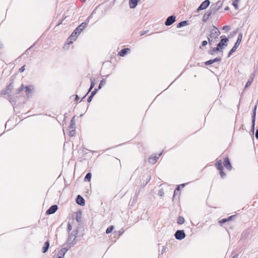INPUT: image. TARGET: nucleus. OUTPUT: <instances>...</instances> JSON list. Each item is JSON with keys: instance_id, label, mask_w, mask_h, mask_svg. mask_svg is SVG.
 Returning a JSON list of instances; mask_svg holds the SVG:
<instances>
[{"instance_id": "f257e3e1", "label": "nucleus", "mask_w": 258, "mask_h": 258, "mask_svg": "<svg viewBox=\"0 0 258 258\" xmlns=\"http://www.w3.org/2000/svg\"><path fill=\"white\" fill-rule=\"evenodd\" d=\"M220 34V31L218 30V29L216 28L215 26H213L212 28L210 34L209 35V36L208 37L209 43L210 44H211V42L212 41V39L214 38H216L219 36Z\"/></svg>"}, {"instance_id": "f03ea898", "label": "nucleus", "mask_w": 258, "mask_h": 258, "mask_svg": "<svg viewBox=\"0 0 258 258\" xmlns=\"http://www.w3.org/2000/svg\"><path fill=\"white\" fill-rule=\"evenodd\" d=\"M216 168L220 171V174L222 178H224L226 176V174L223 171V167L222 165V161L220 159H217L215 164Z\"/></svg>"}, {"instance_id": "7ed1b4c3", "label": "nucleus", "mask_w": 258, "mask_h": 258, "mask_svg": "<svg viewBox=\"0 0 258 258\" xmlns=\"http://www.w3.org/2000/svg\"><path fill=\"white\" fill-rule=\"evenodd\" d=\"M227 41H228L227 38L222 39L221 40L220 42L218 44L217 47L214 50V51H219L220 49H222L224 48V46L226 45L225 43Z\"/></svg>"}, {"instance_id": "20e7f679", "label": "nucleus", "mask_w": 258, "mask_h": 258, "mask_svg": "<svg viewBox=\"0 0 258 258\" xmlns=\"http://www.w3.org/2000/svg\"><path fill=\"white\" fill-rule=\"evenodd\" d=\"M223 165L224 166V167L228 170H231L232 169V166H231V164L230 162V161H229V158L228 156H226L224 158V160H223Z\"/></svg>"}, {"instance_id": "39448f33", "label": "nucleus", "mask_w": 258, "mask_h": 258, "mask_svg": "<svg viewBox=\"0 0 258 258\" xmlns=\"http://www.w3.org/2000/svg\"><path fill=\"white\" fill-rule=\"evenodd\" d=\"M241 38H242L241 35H239L237 41L236 42L234 46L231 49V50H230V51L229 53V55L231 54L232 53H233V52H234L236 50V49H237V47L239 46V45L241 42Z\"/></svg>"}, {"instance_id": "423d86ee", "label": "nucleus", "mask_w": 258, "mask_h": 258, "mask_svg": "<svg viewBox=\"0 0 258 258\" xmlns=\"http://www.w3.org/2000/svg\"><path fill=\"white\" fill-rule=\"evenodd\" d=\"M21 89H23V88H24L25 89V92H26V95H29L30 94H31L32 91L33 90L34 87L32 85L26 86L24 87V86L23 85H22L21 87Z\"/></svg>"}, {"instance_id": "0eeeda50", "label": "nucleus", "mask_w": 258, "mask_h": 258, "mask_svg": "<svg viewBox=\"0 0 258 258\" xmlns=\"http://www.w3.org/2000/svg\"><path fill=\"white\" fill-rule=\"evenodd\" d=\"M185 233L183 230H178L176 232L175 236L177 239H182L185 237Z\"/></svg>"}, {"instance_id": "6e6552de", "label": "nucleus", "mask_w": 258, "mask_h": 258, "mask_svg": "<svg viewBox=\"0 0 258 258\" xmlns=\"http://www.w3.org/2000/svg\"><path fill=\"white\" fill-rule=\"evenodd\" d=\"M210 5V1L209 0H206L204 1L198 8V10H202L206 9Z\"/></svg>"}, {"instance_id": "1a4fd4ad", "label": "nucleus", "mask_w": 258, "mask_h": 258, "mask_svg": "<svg viewBox=\"0 0 258 258\" xmlns=\"http://www.w3.org/2000/svg\"><path fill=\"white\" fill-rule=\"evenodd\" d=\"M79 34L80 32L78 31V29H75L70 36L69 39L71 40H75Z\"/></svg>"}, {"instance_id": "9d476101", "label": "nucleus", "mask_w": 258, "mask_h": 258, "mask_svg": "<svg viewBox=\"0 0 258 258\" xmlns=\"http://www.w3.org/2000/svg\"><path fill=\"white\" fill-rule=\"evenodd\" d=\"M57 210V205H53L50 207L49 209H48L46 212V214L50 215L54 213L56 210Z\"/></svg>"}, {"instance_id": "9b49d317", "label": "nucleus", "mask_w": 258, "mask_h": 258, "mask_svg": "<svg viewBox=\"0 0 258 258\" xmlns=\"http://www.w3.org/2000/svg\"><path fill=\"white\" fill-rule=\"evenodd\" d=\"M175 21V17L171 16L169 17L165 22V24L166 26H170Z\"/></svg>"}, {"instance_id": "f8f14e48", "label": "nucleus", "mask_w": 258, "mask_h": 258, "mask_svg": "<svg viewBox=\"0 0 258 258\" xmlns=\"http://www.w3.org/2000/svg\"><path fill=\"white\" fill-rule=\"evenodd\" d=\"M76 202L78 204L84 206L85 205V200L80 195H78L77 199H76Z\"/></svg>"}, {"instance_id": "ddd939ff", "label": "nucleus", "mask_w": 258, "mask_h": 258, "mask_svg": "<svg viewBox=\"0 0 258 258\" xmlns=\"http://www.w3.org/2000/svg\"><path fill=\"white\" fill-rule=\"evenodd\" d=\"M139 1L140 0H129L130 7L131 9L135 8L137 6Z\"/></svg>"}, {"instance_id": "4468645a", "label": "nucleus", "mask_w": 258, "mask_h": 258, "mask_svg": "<svg viewBox=\"0 0 258 258\" xmlns=\"http://www.w3.org/2000/svg\"><path fill=\"white\" fill-rule=\"evenodd\" d=\"M221 60V58L220 57H216L213 59H211L208 61H207L205 62L206 65H210L211 64L215 62L220 61Z\"/></svg>"}, {"instance_id": "2eb2a0df", "label": "nucleus", "mask_w": 258, "mask_h": 258, "mask_svg": "<svg viewBox=\"0 0 258 258\" xmlns=\"http://www.w3.org/2000/svg\"><path fill=\"white\" fill-rule=\"evenodd\" d=\"M158 158L159 157L152 156L149 158L148 162L151 164H154L157 162Z\"/></svg>"}, {"instance_id": "dca6fc26", "label": "nucleus", "mask_w": 258, "mask_h": 258, "mask_svg": "<svg viewBox=\"0 0 258 258\" xmlns=\"http://www.w3.org/2000/svg\"><path fill=\"white\" fill-rule=\"evenodd\" d=\"M130 51V49L129 48H124V49L121 50L119 52L118 54L120 56H124L126 54H127Z\"/></svg>"}, {"instance_id": "f3484780", "label": "nucleus", "mask_w": 258, "mask_h": 258, "mask_svg": "<svg viewBox=\"0 0 258 258\" xmlns=\"http://www.w3.org/2000/svg\"><path fill=\"white\" fill-rule=\"evenodd\" d=\"M87 24L86 23H81L76 29H78V31L80 33L85 29L86 27Z\"/></svg>"}, {"instance_id": "a211bd4d", "label": "nucleus", "mask_w": 258, "mask_h": 258, "mask_svg": "<svg viewBox=\"0 0 258 258\" xmlns=\"http://www.w3.org/2000/svg\"><path fill=\"white\" fill-rule=\"evenodd\" d=\"M75 126V122L74 120H71V125L70 126V128L72 129V130L70 131V135L73 136L75 134V130H74Z\"/></svg>"}, {"instance_id": "6ab92c4d", "label": "nucleus", "mask_w": 258, "mask_h": 258, "mask_svg": "<svg viewBox=\"0 0 258 258\" xmlns=\"http://www.w3.org/2000/svg\"><path fill=\"white\" fill-rule=\"evenodd\" d=\"M256 106L255 107L254 110L253 112V116H252V129L253 131L254 129V124H255V115H256Z\"/></svg>"}, {"instance_id": "aec40b11", "label": "nucleus", "mask_w": 258, "mask_h": 258, "mask_svg": "<svg viewBox=\"0 0 258 258\" xmlns=\"http://www.w3.org/2000/svg\"><path fill=\"white\" fill-rule=\"evenodd\" d=\"M49 241H47L44 243V246L42 247V251L43 253H45L47 251V250L49 248Z\"/></svg>"}, {"instance_id": "412c9836", "label": "nucleus", "mask_w": 258, "mask_h": 258, "mask_svg": "<svg viewBox=\"0 0 258 258\" xmlns=\"http://www.w3.org/2000/svg\"><path fill=\"white\" fill-rule=\"evenodd\" d=\"M232 217H233V216H231L229 217L227 219H223L219 221V223L222 224L225 222H226L227 221L231 220L232 219Z\"/></svg>"}, {"instance_id": "4be33fe9", "label": "nucleus", "mask_w": 258, "mask_h": 258, "mask_svg": "<svg viewBox=\"0 0 258 258\" xmlns=\"http://www.w3.org/2000/svg\"><path fill=\"white\" fill-rule=\"evenodd\" d=\"M177 221V223L178 224L181 225V224H182L184 223V218L183 217L180 216V217H179L178 218Z\"/></svg>"}, {"instance_id": "5701e85b", "label": "nucleus", "mask_w": 258, "mask_h": 258, "mask_svg": "<svg viewBox=\"0 0 258 258\" xmlns=\"http://www.w3.org/2000/svg\"><path fill=\"white\" fill-rule=\"evenodd\" d=\"M187 24V22L186 21H182L179 23L177 26V28H180L183 26H184Z\"/></svg>"}, {"instance_id": "b1692460", "label": "nucleus", "mask_w": 258, "mask_h": 258, "mask_svg": "<svg viewBox=\"0 0 258 258\" xmlns=\"http://www.w3.org/2000/svg\"><path fill=\"white\" fill-rule=\"evenodd\" d=\"M253 80V78H252L249 79L247 81V82H246V83L245 84V89L247 88V87H248L249 86H250L251 85Z\"/></svg>"}, {"instance_id": "393cba45", "label": "nucleus", "mask_w": 258, "mask_h": 258, "mask_svg": "<svg viewBox=\"0 0 258 258\" xmlns=\"http://www.w3.org/2000/svg\"><path fill=\"white\" fill-rule=\"evenodd\" d=\"M92 174L91 173H88L85 177V180L90 181V179L91 178Z\"/></svg>"}, {"instance_id": "a878e982", "label": "nucleus", "mask_w": 258, "mask_h": 258, "mask_svg": "<svg viewBox=\"0 0 258 258\" xmlns=\"http://www.w3.org/2000/svg\"><path fill=\"white\" fill-rule=\"evenodd\" d=\"M114 229V226L111 225L110 226H109V227H108L106 230V233L107 234H109L110 233H111L112 232V231Z\"/></svg>"}, {"instance_id": "bb28decb", "label": "nucleus", "mask_w": 258, "mask_h": 258, "mask_svg": "<svg viewBox=\"0 0 258 258\" xmlns=\"http://www.w3.org/2000/svg\"><path fill=\"white\" fill-rule=\"evenodd\" d=\"M239 1V0H233L232 2V5L236 9L238 8V3Z\"/></svg>"}, {"instance_id": "cd10ccee", "label": "nucleus", "mask_w": 258, "mask_h": 258, "mask_svg": "<svg viewBox=\"0 0 258 258\" xmlns=\"http://www.w3.org/2000/svg\"><path fill=\"white\" fill-rule=\"evenodd\" d=\"M94 81H95V80L94 79H91V86H90L89 91H90L94 87V85H95Z\"/></svg>"}, {"instance_id": "c85d7f7f", "label": "nucleus", "mask_w": 258, "mask_h": 258, "mask_svg": "<svg viewBox=\"0 0 258 258\" xmlns=\"http://www.w3.org/2000/svg\"><path fill=\"white\" fill-rule=\"evenodd\" d=\"M105 83L106 81L105 80H101L99 86V89H100L102 86L104 85L105 84Z\"/></svg>"}, {"instance_id": "c756f323", "label": "nucleus", "mask_w": 258, "mask_h": 258, "mask_svg": "<svg viewBox=\"0 0 258 258\" xmlns=\"http://www.w3.org/2000/svg\"><path fill=\"white\" fill-rule=\"evenodd\" d=\"M164 190L162 189L159 190L158 195L160 196H163L164 195Z\"/></svg>"}, {"instance_id": "7c9ffc66", "label": "nucleus", "mask_w": 258, "mask_h": 258, "mask_svg": "<svg viewBox=\"0 0 258 258\" xmlns=\"http://www.w3.org/2000/svg\"><path fill=\"white\" fill-rule=\"evenodd\" d=\"M25 65H24L23 66H22L20 69H19V72H20L21 73L22 72H23L25 70Z\"/></svg>"}, {"instance_id": "2f4dec72", "label": "nucleus", "mask_w": 258, "mask_h": 258, "mask_svg": "<svg viewBox=\"0 0 258 258\" xmlns=\"http://www.w3.org/2000/svg\"><path fill=\"white\" fill-rule=\"evenodd\" d=\"M207 43H208L207 41L206 40H204L202 42V45L203 46H205L207 44Z\"/></svg>"}, {"instance_id": "473e14b6", "label": "nucleus", "mask_w": 258, "mask_h": 258, "mask_svg": "<svg viewBox=\"0 0 258 258\" xmlns=\"http://www.w3.org/2000/svg\"><path fill=\"white\" fill-rule=\"evenodd\" d=\"M96 91L97 89H95L92 92L91 96H92L93 97L94 95L96 94Z\"/></svg>"}, {"instance_id": "72a5a7b5", "label": "nucleus", "mask_w": 258, "mask_h": 258, "mask_svg": "<svg viewBox=\"0 0 258 258\" xmlns=\"http://www.w3.org/2000/svg\"><path fill=\"white\" fill-rule=\"evenodd\" d=\"M68 229L69 231L72 230V226L70 223H69L68 225Z\"/></svg>"}, {"instance_id": "f704fd0d", "label": "nucleus", "mask_w": 258, "mask_h": 258, "mask_svg": "<svg viewBox=\"0 0 258 258\" xmlns=\"http://www.w3.org/2000/svg\"><path fill=\"white\" fill-rule=\"evenodd\" d=\"M92 98H93V96L90 95V96H89V98H88V102H91Z\"/></svg>"}, {"instance_id": "c9c22d12", "label": "nucleus", "mask_w": 258, "mask_h": 258, "mask_svg": "<svg viewBox=\"0 0 258 258\" xmlns=\"http://www.w3.org/2000/svg\"><path fill=\"white\" fill-rule=\"evenodd\" d=\"M255 137L257 139H258V129L256 130L255 133Z\"/></svg>"}, {"instance_id": "e433bc0d", "label": "nucleus", "mask_w": 258, "mask_h": 258, "mask_svg": "<svg viewBox=\"0 0 258 258\" xmlns=\"http://www.w3.org/2000/svg\"><path fill=\"white\" fill-rule=\"evenodd\" d=\"M79 97L77 95H76V98H75V100H78L79 99Z\"/></svg>"}, {"instance_id": "4c0bfd02", "label": "nucleus", "mask_w": 258, "mask_h": 258, "mask_svg": "<svg viewBox=\"0 0 258 258\" xmlns=\"http://www.w3.org/2000/svg\"><path fill=\"white\" fill-rule=\"evenodd\" d=\"M227 28H228V26H225L223 27V29H226Z\"/></svg>"}, {"instance_id": "58836bf2", "label": "nucleus", "mask_w": 258, "mask_h": 258, "mask_svg": "<svg viewBox=\"0 0 258 258\" xmlns=\"http://www.w3.org/2000/svg\"><path fill=\"white\" fill-rule=\"evenodd\" d=\"M227 28H228V26H225L223 27V29H226Z\"/></svg>"}, {"instance_id": "ea45409f", "label": "nucleus", "mask_w": 258, "mask_h": 258, "mask_svg": "<svg viewBox=\"0 0 258 258\" xmlns=\"http://www.w3.org/2000/svg\"><path fill=\"white\" fill-rule=\"evenodd\" d=\"M57 258H63V256H59Z\"/></svg>"}, {"instance_id": "a19ab883", "label": "nucleus", "mask_w": 258, "mask_h": 258, "mask_svg": "<svg viewBox=\"0 0 258 258\" xmlns=\"http://www.w3.org/2000/svg\"><path fill=\"white\" fill-rule=\"evenodd\" d=\"M80 1L82 2H84L85 1H86V0H80Z\"/></svg>"}]
</instances>
